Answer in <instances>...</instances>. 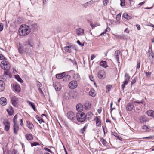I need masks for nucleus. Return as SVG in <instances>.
<instances>
[{
    "label": "nucleus",
    "instance_id": "69168bd1",
    "mask_svg": "<svg viewBox=\"0 0 154 154\" xmlns=\"http://www.w3.org/2000/svg\"><path fill=\"white\" fill-rule=\"evenodd\" d=\"M12 154H18V153L17 151L14 150L12 151Z\"/></svg>",
    "mask_w": 154,
    "mask_h": 154
},
{
    "label": "nucleus",
    "instance_id": "3c124183",
    "mask_svg": "<svg viewBox=\"0 0 154 154\" xmlns=\"http://www.w3.org/2000/svg\"><path fill=\"white\" fill-rule=\"evenodd\" d=\"M7 110L9 115H12L13 112V111L12 109H11L10 111H9V109H8Z\"/></svg>",
    "mask_w": 154,
    "mask_h": 154
},
{
    "label": "nucleus",
    "instance_id": "864d4df0",
    "mask_svg": "<svg viewBox=\"0 0 154 154\" xmlns=\"http://www.w3.org/2000/svg\"><path fill=\"white\" fill-rule=\"evenodd\" d=\"M136 78H134V79L132 80L131 83V85L134 84L136 82Z\"/></svg>",
    "mask_w": 154,
    "mask_h": 154
},
{
    "label": "nucleus",
    "instance_id": "ddd939ff",
    "mask_svg": "<svg viewBox=\"0 0 154 154\" xmlns=\"http://www.w3.org/2000/svg\"><path fill=\"white\" fill-rule=\"evenodd\" d=\"M120 54V51L118 50L116 51L114 54V56L116 59V61L118 63H119V56Z\"/></svg>",
    "mask_w": 154,
    "mask_h": 154
},
{
    "label": "nucleus",
    "instance_id": "58836bf2",
    "mask_svg": "<svg viewBox=\"0 0 154 154\" xmlns=\"http://www.w3.org/2000/svg\"><path fill=\"white\" fill-rule=\"evenodd\" d=\"M95 119L96 120V124L97 125V126L100 125V120L97 117H96L95 118Z\"/></svg>",
    "mask_w": 154,
    "mask_h": 154
},
{
    "label": "nucleus",
    "instance_id": "052dcab7",
    "mask_svg": "<svg viewBox=\"0 0 154 154\" xmlns=\"http://www.w3.org/2000/svg\"><path fill=\"white\" fill-rule=\"evenodd\" d=\"M134 102L135 103H138V104H139V103L142 104V103H143V101L141 100L140 101L138 100H136V101H134Z\"/></svg>",
    "mask_w": 154,
    "mask_h": 154
},
{
    "label": "nucleus",
    "instance_id": "603ef678",
    "mask_svg": "<svg viewBox=\"0 0 154 154\" xmlns=\"http://www.w3.org/2000/svg\"><path fill=\"white\" fill-rule=\"evenodd\" d=\"M121 13H120L119 14H118L116 16V19L117 20H119L121 17Z\"/></svg>",
    "mask_w": 154,
    "mask_h": 154
},
{
    "label": "nucleus",
    "instance_id": "f3484780",
    "mask_svg": "<svg viewBox=\"0 0 154 154\" xmlns=\"http://www.w3.org/2000/svg\"><path fill=\"white\" fill-rule=\"evenodd\" d=\"M5 84L4 81L2 80H0V91H3L5 89Z\"/></svg>",
    "mask_w": 154,
    "mask_h": 154
},
{
    "label": "nucleus",
    "instance_id": "6e6552de",
    "mask_svg": "<svg viewBox=\"0 0 154 154\" xmlns=\"http://www.w3.org/2000/svg\"><path fill=\"white\" fill-rule=\"evenodd\" d=\"M78 83L75 81H72L69 84L68 86L70 89H72L77 87Z\"/></svg>",
    "mask_w": 154,
    "mask_h": 154
},
{
    "label": "nucleus",
    "instance_id": "4468645a",
    "mask_svg": "<svg viewBox=\"0 0 154 154\" xmlns=\"http://www.w3.org/2000/svg\"><path fill=\"white\" fill-rule=\"evenodd\" d=\"M83 108V105L80 103L78 104L76 106V110L79 112H81Z\"/></svg>",
    "mask_w": 154,
    "mask_h": 154
},
{
    "label": "nucleus",
    "instance_id": "423d86ee",
    "mask_svg": "<svg viewBox=\"0 0 154 154\" xmlns=\"http://www.w3.org/2000/svg\"><path fill=\"white\" fill-rule=\"evenodd\" d=\"M76 46L75 45H70L64 48V50L68 53H71L72 50H75L76 49Z\"/></svg>",
    "mask_w": 154,
    "mask_h": 154
},
{
    "label": "nucleus",
    "instance_id": "2f4dec72",
    "mask_svg": "<svg viewBox=\"0 0 154 154\" xmlns=\"http://www.w3.org/2000/svg\"><path fill=\"white\" fill-rule=\"evenodd\" d=\"M71 76L69 75H67L66 76H64L63 78V81L64 82H67L69 81L70 79Z\"/></svg>",
    "mask_w": 154,
    "mask_h": 154
},
{
    "label": "nucleus",
    "instance_id": "7c9ffc66",
    "mask_svg": "<svg viewBox=\"0 0 154 154\" xmlns=\"http://www.w3.org/2000/svg\"><path fill=\"white\" fill-rule=\"evenodd\" d=\"M84 106L85 109H88L91 107V104L88 102H86L84 105Z\"/></svg>",
    "mask_w": 154,
    "mask_h": 154
},
{
    "label": "nucleus",
    "instance_id": "b1692460",
    "mask_svg": "<svg viewBox=\"0 0 154 154\" xmlns=\"http://www.w3.org/2000/svg\"><path fill=\"white\" fill-rule=\"evenodd\" d=\"M27 126L30 129H32L34 127V126L32 123L29 121H27Z\"/></svg>",
    "mask_w": 154,
    "mask_h": 154
},
{
    "label": "nucleus",
    "instance_id": "e2e57ef3",
    "mask_svg": "<svg viewBox=\"0 0 154 154\" xmlns=\"http://www.w3.org/2000/svg\"><path fill=\"white\" fill-rule=\"evenodd\" d=\"M102 109V108L101 107H100V109H98L97 111L99 114H100L101 113Z\"/></svg>",
    "mask_w": 154,
    "mask_h": 154
},
{
    "label": "nucleus",
    "instance_id": "393cba45",
    "mask_svg": "<svg viewBox=\"0 0 154 154\" xmlns=\"http://www.w3.org/2000/svg\"><path fill=\"white\" fill-rule=\"evenodd\" d=\"M100 65L104 68H106L107 67V63L106 61H102L100 63Z\"/></svg>",
    "mask_w": 154,
    "mask_h": 154
},
{
    "label": "nucleus",
    "instance_id": "79ce46f5",
    "mask_svg": "<svg viewBox=\"0 0 154 154\" xmlns=\"http://www.w3.org/2000/svg\"><path fill=\"white\" fill-rule=\"evenodd\" d=\"M36 117L37 120L40 123H41L42 122H44L43 119L42 118L38 116H36Z\"/></svg>",
    "mask_w": 154,
    "mask_h": 154
},
{
    "label": "nucleus",
    "instance_id": "6e6d98bb",
    "mask_svg": "<svg viewBox=\"0 0 154 154\" xmlns=\"http://www.w3.org/2000/svg\"><path fill=\"white\" fill-rule=\"evenodd\" d=\"M38 145H39V144L37 142H33L32 144L31 145H32V146H36Z\"/></svg>",
    "mask_w": 154,
    "mask_h": 154
},
{
    "label": "nucleus",
    "instance_id": "9d476101",
    "mask_svg": "<svg viewBox=\"0 0 154 154\" xmlns=\"http://www.w3.org/2000/svg\"><path fill=\"white\" fill-rule=\"evenodd\" d=\"M54 87L57 91H60L61 89L60 84L58 82H55L53 84Z\"/></svg>",
    "mask_w": 154,
    "mask_h": 154
},
{
    "label": "nucleus",
    "instance_id": "7ed1b4c3",
    "mask_svg": "<svg viewBox=\"0 0 154 154\" xmlns=\"http://www.w3.org/2000/svg\"><path fill=\"white\" fill-rule=\"evenodd\" d=\"M0 66L2 69L7 70L10 69L11 66L9 63L6 60L1 61Z\"/></svg>",
    "mask_w": 154,
    "mask_h": 154
},
{
    "label": "nucleus",
    "instance_id": "bb28decb",
    "mask_svg": "<svg viewBox=\"0 0 154 154\" xmlns=\"http://www.w3.org/2000/svg\"><path fill=\"white\" fill-rule=\"evenodd\" d=\"M14 87L15 91L17 92H19L20 90V86L17 84H15L14 85Z\"/></svg>",
    "mask_w": 154,
    "mask_h": 154
},
{
    "label": "nucleus",
    "instance_id": "680f3d73",
    "mask_svg": "<svg viewBox=\"0 0 154 154\" xmlns=\"http://www.w3.org/2000/svg\"><path fill=\"white\" fill-rule=\"evenodd\" d=\"M151 72H146V75L147 77H149L150 76L151 74Z\"/></svg>",
    "mask_w": 154,
    "mask_h": 154
},
{
    "label": "nucleus",
    "instance_id": "49530a36",
    "mask_svg": "<svg viewBox=\"0 0 154 154\" xmlns=\"http://www.w3.org/2000/svg\"><path fill=\"white\" fill-rule=\"evenodd\" d=\"M110 31V28L109 27H107L106 29L105 30L104 32H103L102 33H101L100 35H102V34H104L106 33V32H109Z\"/></svg>",
    "mask_w": 154,
    "mask_h": 154
},
{
    "label": "nucleus",
    "instance_id": "4d7b16f0",
    "mask_svg": "<svg viewBox=\"0 0 154 154\" xmlns=\"http://www.w3.org/2000/svg\"><path fill=\"white\" fill-rule=\"evenodd\" d=\"M3 29V24L2 23L0 24V31H2Z\"/></svg>",
    "mask_w": 154,
    "mask_h": 154
},
{
    "label": "nucleus",
    "instance_id": "f8f14e48",
    "mask_svg": "<svg viewBox=\"0 0 154 154\" xmlns=\"http://www.w3.org/2000/svg\"><path fill=\"white\" fill-rule=\"evenodd\" d=\"M98 77L100 79H103L105 77V72L103 71H99L98 73Z\"/></svg>",
    "mask_w": 154,
    "mask_h": 154
},
{
    "label": "nucleus",
    "instance_id": "c85d7f7f",
    "mask_svg": "<svg viewBox=\"0 0 154 154\" xmlns=\"http://www.w3.org/2000/svg\"><path fill=\"white\" fill-rule=\"evenodd\" d=\"M26 138L28 140H31L33 139L32 135L31 134H27L25 135Z\"/></svg>",
    "mask_w": 154,
    "mask_h": 154
},
{
    "label": "nucleus",
    "instance_id": "a211bd4d",
    "mask_svg": "<svg viewBox=\"0 0 154 154\" xmlns=\"http://www.w3.org/2000/svg\"><path fill=\"white\" fill-rule=\"evenodd\" d=\"M76 33L78 35H83L84 32V30L81 28H79L76 30Z\"/></svg>",
    "mask_w": 154,
    "mask_h": 154
},
{
    "label": "nucleus",
    "instance_id": "1a4fd4ad",
    "mask_svg": "<svg viewBox=\"0 0 154 154\" xmlns=\"http://www.w3.org/2000/svg\"><path fill=\"white\" fill-rule=\"evenodd\" d=\"M3 124L5 126V130L6 131H8L9 129L10 126L9 121L7 120H5L3 122Z\"/></svg>",
    "mask_w": 154,
    "mask_h": 154
},
{
    "label": "nucleus",
    "instance_id": "de8ad7c7",
    "mask_svg": "<svg viewBox=\"0 0 154 154\" xmlns=\"http://www.w3.org/2000/svg\"><path fill=\"white\" fill-rule=\"evenodd\" d=\"M154 137V136H150L149 137L143 138V139L150 140Z\"/></svg>",
    "mask_w": 154,
    "mask_h": 154
},
{
    "label": "nucleus",
    "instance_id": "09e8293b",
    "mask_svg": "<svg viewBox=\"0 0 154 154\" xmlns=\"http://www.w3.org/2000/svg\"><path fill=\"white\" fill-rule=\"evenodd\" d=\"M121 1L120 5L121 6H124L125 5V0H120Z\"/></svg>",
    "mask_w": 154,
    "mask_h": 154
},
{
    "label": "nucleus",
    "instance_id": "473e14b6",
    "mask_svg": "<svg viewBox=\"0 0 154 154\" xmlns=\"http://www.w3.org/2000/svg\"><path fill=\"white\" fill-rule=\"evenodd\" d=\"M148 53L149 57H152V58H153V53L152 52V50L151 48L150 47L148 51Z\"/></svg>",
    "mask_w": 154,
    "mask_h": 154
},
{
    "label": "nucleus",
    "instance_id": "37998d69",
    "mask_svg": "<svg viewBox=\"0 0 154 154\" xmlns=\"http://www.w3.org/2000/svg\"><path fill=\"white\" fill-rule=\"evenodd\" d=\"M87 125H85L84 127L81 130L80 132L82 134L83 133L85 130L87 128Z\"/></svg>",
    "mask_w": 154,
    "mask_h": 154
},
{
    "label": "nucleus",
    "instance_id": "cd10ccee",
    "mask_svg": "<svg viewBox=\"0 0 154 154\" xmlns=\"http://www.w3.org/2000/svg\"><path fill=\"white\" fill-rule=\"evenodd\" d=\"M146 113L149 116L154 117V111L152 110H149L147 111Z\"/></svg>",
    "mask_w": 154,
    "mask_h": 154
},
{
    "label": "nucleus",
    "instance_id": "412c9836",
    "mask_svg": "<svg viewBox=\"0 0 154 154\" xmlns=\"http://www.w3.org/2000/svg\"><path fill=\"white\" fill-rule=\"evenodd\" d=\"M31 29L33 30H35L37 29L38 26L36 23H33L29 26Z\"/></svg>",
    "mask_w": 154,
    "mask_h": 154
},
{
    "label": "nucleus",
    "instance_id": "a18cd8bd",
    "mask_svg": "<svg viewBox=\"0 0 154 154\" xmlns=\"http://www.w3.org/2000/svg\"><path fill=\"white\" fill-rule=\"evenodd\" d=\"M140 60L137 61V67H136V69H137V70L138 69H139L140 67Z\"/></svg>",
    "mask_w": 154,
    "mask_h": 154
},
{
    "label": "nucleus",
    "instance_id": "ea45409f",
    "mask_svg": "<svg viewBox=\"0 0 154 154\" xmlns=\"http://www.w3.org/2000/svg\"><path fill=\"white\" fill-rule=\"evenodd\" d=\"M112 86L110 85H107L106 87V92L107 93V92H109L112 88Z\"/></svg>",
    "mask_w": 154,
    "mask_h": 154
},
{
    "label": "nucleus",
    "instance_id": "a878e982",
    "mask_svg": "<svg viewBox=\"0 0 154 154\" xmlns=\"http://www.w3.org/2000/svg\"><path fill=\"white\" fill-rule=\"evenodd\" d=\"M140 121L141 123L146 122L147 121V119L145 116H142L140 118Z\"/></svg>",
    "mask_w": 154,
    "mask_h": 154
},
{
    "label": "nucleus",
    "instance_id": "4be33fe9",
    "mask_svg": "<svg viewBox=\"0 0 154 154\" xmlns=\"http://www.w3.org/2000/svg\"><path fill=\"white\" fill-rule=\"evenodd\" d=\"M94 3V1H91L89 2H88L85 4H82V5L85 7L86 8L89 5H91Z\"/></svg>",
    "mask_w": 154,
    "mask_h": 154
},
{
    "label": "nucleus",
    "instance_id": "6ab92c4d",
    "mask_svg": "<svg viewBox=\"0 0 154 154\" xmlns=\"http://www.w3.org/2000/svg\"><path fill=\"white\" fill-rule=\"evenodd\" d=\"M134 107V105L132 103H128L127 104L126 107V110L127 111H130Z\"/></svg>",
    "mask_w": 154,
    "mask_h": 154
},
{
    "label": "nucleus",
    "instance_id": "c756f323",
    "mask_svg": "<svg viewBox=\"0 0 154 154\" xmlns=\"http://www.w3.org/2000/svg\"><path fill=\"white\" fill-rule=\"evenodd\" d=\"M123 17L125 19L128 20L131 19L132 18L131 17L128 15L127 13H124L123 14Z\"/></svg>",
    "mask_w": 154,
    "mask_h": 154
},
{
    "label": "nucleus",
    "instance_id": "20e7f679",
    "mask_svg": "<svg viewBox=\"0 0 154 154\" xmlns=\"http://www.w3.org/2000/svg\"><path fill=\"white\" fill-rule=\"evenodd\" d=\"M24 45L26 47V48L30 49L31 47H32L34 46V43L33 40L32 38H30L25 42Z\"/></svg>",
    "mask_w": 154,
    "mask_h": 154
},
{
    "label": "nucleus",
    "instance_id": "13d9d810",
    "mask_svg": "<svg viewBox=\"0 0 154 154\" xmlns=\"http://www.w3.org/2000/svg\"><path fill=\"white\" fill-rule=\"evenodd\" d=\"M69 60H70L74 64L77 65V63L75 60H72L71 59H69Z\"/></svg>",
    "mask_w": 154,
    "mask_h": 154
},
{
    "label": "nucleus",
    "instance_id": "4c0bfd02",
    "mask_svg": "<svg viewBox=\"0 0 154 154\" xmlns=\"http://www.w3.org/2000/svg\"><path fill=\"white\" fill-rule=\"evenodd\" d=\"M100 141L102 142V143L104 145H106L107 144V142L106 140L104 139L103 138H101L100 139Z\"/></svg>",
    "mask_w": 154,
    "mask_h": 154
},
{
    "label": "nucleus",
    "instance_id": "0eeeda50",
    "mask_svg": "<svg viewBox=\"0 0 154 154\" xmlns=\"http://www.w3.org/2000/svg\"><path fill=\"white\" fill-rule=\"evenodd\" d=\"M68 118L71 120H74L76 119L75 113L72 111L68 112L67 113Z\"/></svg>",
    "mask_w": 154,
    "mask_h": 154
},
{
    "label": "nucleus",
    "instance_id": "dca6fc26",
    "mask_svg": "<svg viewBox=\"0 0 154 154\" xmlns=\"http://www.w3.org/2000/svg\"><path fill=\"white\" fill-rule=\"evenodd\" d=\"M19 130V126L17 124H15L14 125L13 130L14 133L15 134H17V132Z\"/></svg>",
    "mask_w": 154,
    "mask_h": 154
},
{
    "label": "nucleus",
    "instance_id": "c03bdc74",
    "mask_svg": "<svg viewBox=\"0 0 154 154\" xmlns=\"http://www.w3.org/2000/svg\"><path fill=\"white\" fill-rule=\"evenodd\" d=\"M0 60L2 61L6 60V58L1 54H0Z\"/></svg>",
    "mask_w": 154,
    "mask_h": 154
},
{
    "label": "nucleus",
    "instance_id": "bf43d9fd",
    "mask_svg": "<svg viewBox=\"0 0 154 154\" xmlns=\"http://www.w3.org/2000/svg\"><path fill=\"white\" fill-rule=\"evenodd\" d=\"M77 43L81 47H83L84 45V44H81L79 40H78L77 41Z\"/></svg>",
    "mask_w": 154,
    "mask_h": 154
},
{
    "label": "nucleus",
    "instance_id": "338daca9",
    "mask_svg": "<svg viewBox=\"0 0 154 154\" xmlns=\"http://www.w3.org/2000/svg\"><path fill=\"white\" fill-rule=\"evenodd\" d=\"M89 78L90 80L91 81H93V77L92 75H91L89 76Z\"/></svg>",
    "mask_w": 154,
    "mask_h": 154
},
{
    "label": "nucleus",
    "instance_id": "c9c22d12",
    "mask_svg": "<svg viewBox=\"0 0 154 154\" xmlns=\"http://www.w3.org/2000/svg\"><path fill=\"white\" fill-rule=\"evenodd\" d=\"M142 129L145 130L146 131H150V129L148 128V127L146 125H143L142 128Z\"/></svg>",
    "mask_w": 154,
    "mask_h": 154
},
{
    "label": "nucleus",
    "instance_id": "aec40b11",
    "mask_svg": "<svg viewBox=\"0 0 154 154\" xmlns=\"http://www.w3.org/2000/svg\"><path fill=\"white\" fill-rule=\"evenodd\" d=\"M65 75V73L63 72L61 73L57 74L56 75V78L58 79H61L63 78Z\"/></svg>",
    "mask_w": 154,
    "mask_h": 154
},
{
    "label": "nucleus",
    "instance_id": "8fccbe9b",
    "mask_svg": "<svg viewBox=\"0 0 154 154\" xmlns=\"http://www.w3.org/2000/svg\"><path fill=\"white\" fill-rule=\"evenodd\" d=\"M109 0H103V5L104 6L106 5L107 3H108Z\"/></svg>",
    "mask_w": 154,
    "mask_h": 154
},
{
    "label": "nucleus",
    "instance_id": "f704fd0d",
    "mask_svg": "<svg viewBox=\"0 0 154 154\" xmlns=\"http://www.w3.org/2000/svg\"><path fill=\"white\" fill-rule=\"evenodd\" d=\"M15 78L20 82L21 83L23 82V80L18 75H15Z\"/></svg>",
    "mask_w": 154,
    "mask_h": 154
},
{
    "label": "nucleus",
    "instance_id": "f257e3e1",
    "mask_svg": "<svg viewBox=\"0 0 154 154\" xmlns=\"http://www.w3.org/2000/svg\"><path fill=\"white\" fill-rule=\"evenodd\" d=\"M31 32V29L29 26L26 25H21L19 28L18 32L20 36H26Z\"/></svg>",
    "mask_w": 154,
    "mask_h": 154
},
{
    "label": "nucleus",
    "instance_id": "2eb2a0df",
    "mask_svg": "<svg viewBox=\"0 0 154 154\" xmlns=\"http://www.w3.org/2000/svg\"><path fill=\"white\" fill-rule=\"evenodd\" d=\"M7 103L6 99L4 97H2L0 99V104L3 106L5 105Z\"/></svg>",
    "mask_w": 154,
    "mask_h": 154
},
{
    "label": "nucleus",
    "instance_id": "5701e85b",
    "mask_svg": "<svg viewBox=\"0 0 154 154\" xmlns=\"http://www.w3.org/2000/svg\"><path fill=\"white\" fill-rule=\"evenodd\" d=\"M89 94L92 97H94L96 95V93L95 90L94 89H91L89 92Z\"/></svg>",
    "mask_w": 154,
    "mask_h": 154
},
{
    "label": "nucleus",
    "instance_id": "72a5a7b5",
    "mask_svg": "<svg viewBox=\"0 0 154 154\" xmlns=\"http://www.w3.org/2000/svg\"><path fill=\"white\" fill-rule=\"evenodd\" d=\"M27 102L31 106L34 111H35V108L34 104L33 103H32L29 101H28Z\"/></svg>",
    "mask_w": 154,
    "mask_h": 154
},
{
    "label": "nucleus",
    "instance_id": "f03ea898",
    "mask_svg": "<svg viewBox=\"0 0 154 154\" xmlns=\"http://www.w3.org/2000/svg\"><path fill=\"white\" fill-rule=\"evenodd\" d=\"M76 119L78 122H82L86 119V116L83 112H78L76 114Z\"/></svg>",
    "mask_w": 154,
    "mask_h": 154
},
{
    "label": "nucleus",
    "instance_id": "9b49d317",
    "mask_svg": "<svg viewBox=\"0 0 154 154\" xmlns=\"http://www.w3.org/2000/svg\"><path fill=\"white\" fill-rule=\"evenodd\" d=\"M11 100L12 104L14 106H16L18 102L17 98L15 96H12L11 97Z\"/></svg>",
    "mask_w": 154,
    "mask_h": 154
},
{
    "label": "nucleus",
    "instance_id": "774afa93",
    "mask_svg": "<svg viewBox=\"0 0 154 154\" xmlns=\"http://www.w3.org/2000/svg\"><path fill=\"white\" fill-rule=\"evenodd\" d=\"M136 26L137 28V29L138 30H140V25L138 24L136 25Z\"/></svg>",
    "mask_w": 154,
    "mask_h": 154
},
{
    "label": "nucleus",
    "instance_id": "e433bc0d",
    "mask_svg": "<svg viewBox=\"0 0 154 154\" xmlns=\"http://www.w3.org/2000/svg\"><path fill=\"white\" fill-rule=\"evenodd\" d=\"M18 117L17 115H15L13 119V122L14 123V124H17V119Z\"/></svg>",
    "mask_w": 154,
    "mask_h": 154
},
{
    "label": "nucleus",
    "instance_id": "5fc2aeb1",
    "mask_svg": "<svg viewBox=\"0 0 154 154\" xmlns=\"http://www.w3.org/2000/svg\"><path fill=\"white\" fill-rule=\"evenodd\" d=\"M44 149L45 150V151H47L50 152V153H51V154H52L53 153L52 152V151H51L50 149H48L47 148L45 147L44 148Z\"/></svg>",
    "mask_w": 154,
    "mask_h": 154
},
{
    "label": "nucleus",
    "instance_id": "a19ab883",
    "mask_svg": "<svg viewBox=\"0 0 154 154\" xmlns=\"http://www.w3.org/2000/svg\"><path fill=\"white\" fill-rule=\"evenodd\" d=\"M74 77L75 79L77 80H79L80 79V76L78 74H75Z\"/></svg>",
    "mask_w": 154,
    "mask_h": 154
},
{
    "label": "nucleus",
    "instance_id": "39448f33",
    "mask_svg": "<svg viewBox=\"0 0 154 154\" xmlns=\"http://www.w3.org/2000/svg\"><path fill=\"white\" fill-rule=\"evenodd\" d=\"M130 77L128 74L126 73L125 75V81L123 82V84L122 85V89L124 90L125 86L127 84L128 82L129 81Z\"/></svg>",
    "mask_w": 154,
    "mask_h": 154
},
{
    "label": "nucleus",
    "instance_id": "0e129e2a",
    "mask_svg": "<svg viewBox=\"0 0 154 154\" xmlns=\"http://www.w3.org/2000/svg\"><path fill=\"white\" fill-rule=\"evenodd\" d=\"M91 25L92 27H94L98 26L99 25L97 24H93L92 23H91Z\"/></svg>",
    "mask_w": 154,
    "mask_h": 154
}]
</instances>
